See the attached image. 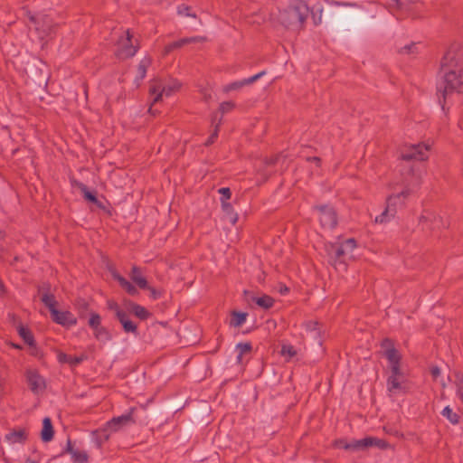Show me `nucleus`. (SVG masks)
<instances>
[{
    "label": "nucleus",
    "mask_w": 463,
    "mask_h": 463,
    "mask_svg": "<svg viewBox=\"0 0 463 463\" xmlns=\"http://www.w3.org/2000/svg\"><path fill=\"white\" fill-rule=\"evenodd\" d=\"M440 75L437 90L444 108L448 96L463 87V50L459 44H452L446 51L440 61Z\"/></svg>",
    "instance_id": "1"
},
{
    "label": "nucleus",
    "mask_w": 463,
    "mask_h": 463,
    "mask_svg": "<svg viewBox=\"0 0 463 463\" xmlns=\"http://www.w3.org/2000/svg\"><path fill=\"white\" fill-rule=\"evenodd\" d=\"M421 182L422 177L420 174L412 173L411 176L406 177L403 190L388 197L385 210L375 217L374 222L383 224L391 222L396 215L397 206L402 205L404 201L417 191Z\"/></svg>",
    "instance_id": "2"
},
{
    "label": "nucleus",
    "mask_w": 463,
    "mask_h": 463,
    "mask_svg": "<svg viewBox=\"0 0 463 463\" xmlns=\"http://www.w3.org/2000/svg\"><path fill=\"white\" fill-rule=\"evenodd\" d=\"M309 13V7L304 0H292L286 7L279 11L276 19L285 29L299 32L303 29Z\"/></svg>",
    "instance_id": "3"
},
{
    "label": "nucleus",
    "mask_w": 463,
    "mask_h": 463,
    "mask_svg": "<svg viewBox=\"0 0 463 463\" xmlns=\"http://www.w3.org/2000/svg\"><path fill=\"white\" fill-rule=\"evenodd\" d=\"M381 353L389 364L391 374L388 378V389L392 392L402 388L403 372L402 370V354L392 341L384 339L381 343Z\"/></svg>",
    "instance_id": "4"
},
{
    "label": "nucleus",
    "mask_w": 463,
    "mask_h": 463,
    "mask_svg": "<svg viewBox=\"0 0 463 463\" xmlns=\"http://www.w3.org/2000/svg\"><path fill=\"white\" fill-rule=\"evenodd\" d=\"M356 249V241L354 239H347L342 242L329 244L326 251L330 262L335 267L345 264L347 260L354 258V251Z\"/></svg>",
    "instance_id": "5"
},
{
    "label": "nucleus",
    "mask_w": 463,
    "mask_h": 463,
    "mask_svg": "<svg viewBox=\"0 0 463 463\" xmlns=\"http://www.w3.org/2000/svg\"><path fill=\"white\" fill-rule=\"evenodd\" d=\"M131 420L132 418L130 413L113 418L111 420H109L104 429L96 431V434L98 435L97 442L99 446L107 441L109 439L111 433L118 431L122 427L129 423Z\"/></svg>",
    "instance_id": "6"
},
{
    "label": "nucleus",
    "mask_w": 463,
    "mask_h": 463,
    "mask_svg": "<svg viewBox=\"0 0 463 463\" xmlns=\"http://www.w3.org/2000/svg\"><path fill=\"white\" fill-rule=\"evenodd\" d=\"M109 307L115 311L114 315L118 318H125L131 316L144 318L149 315L145 307L130 301L125 302L120 307L114 302H109Z\"/></svg>",
    "instance_id": "7"
},
{
    "label": "nucleus",
    "mask_w": 463,
    "mask_h": 463,
    "mask_svg": "<svg viewBox=\"0 0 463 463\" xmlns=\"http://www.w3.org/2000/svg\"><path fill=\"white\" fill-rule=\"evenodd\" d=\"M137 51V45L133 43L130 32L128 30L123 32L117 43L115 51L117 57L122 60L128 59L134 56Z\"/></svg>",
    "instance_id": "8"
},
{
    "label": "nucleus",
    "mask_w": 463,
    "mask_h": 463,
    "mask_svg": "<svg viewBox=\"0 0 463 463\" xmlns=\"http://www.w3.org/2000/svg\"><path fill=\"white\" fill-rule=\"evenodd\" d=\"M181 85L176 80H170L168 83L155 81L150 87V94L153 96V102H158L163 96L169 97L178 91Z\"/></svg>",
    "instance_id": "9"
},
{
    "label": "nucleus",
    "mask_w": 463,
    "mask_h": 463,
    "mask_svg": "<svg viewBox=\"0 0 463 463\" xmlns=\"http://www.w3.org/2000/svg\"><path fill=\"white\" fill-rule=\"evenodd\" d=\"M430 145L429 144H418L404 146L401 149V158L404 160H426L429 157V151Z\"/></svg>",
    "instance_id": "10"
},
{
    "label": "nucleus",
    "mask_w": 463,
    "mask_h": 463,
    "mask_svg": "<svg viewBox=\"0 0 463 463\" xmlns=\"http://www.w3.org/2000/svg\"><path fill=\"white\" fill-rule=\"evenodd\" d=\"M30 19L33 23L34 30L41 41H44L53 33L54 25L52 20L50 17L46 15H41L37 17L31 16Z\"/></svg>",
    "instance_id": "11"
},
{
    "label": "nucleus",
    "mask_w": 463,
    "mask_h": 463,
    "mask_svg": "<svg viewBox=\"0 0 463 463\" xmlns=\"http://www.w3.org/2000/svg\"><path fill=\"white\" fill-rule=\"evenodd\" d=\"M318 218L322 226L332 229L337 223L336 213L332 207L327 205L317 206Z\"/></svg>",
    "instance_id": "12"
},
{
    "label": "nucleus",
    "mask_w": 463,
    "mask_h": 463,
    "mask_svg": "<svg viewBox=\"0 0 463 463\" xmlns=\"http://www.w3.org/2000/svg\"><path fill=\"white\" fill-rule=\"evenodd\" d=\"M420 222L426 224L430 230H439L444 226L442 218L435 212L424 210L420 217Z\"/></svg>",
    "instance_id": "13"
},
{
    "label": "nucleus",
    "mask_w": 463,
    "mask_h": 463,
    "mask_svg": "<svg viewBox=\"0 0 463 463\" xmlns=\"http://www.w3.org/2000/svg\"><path fill=\"white\" fill-rule=\"evenodd\" d=\"M26 378L32 392L39 393L45 389V381L37 371L29 369L26 372Z\"/></svg>",
    "instance_id": "14"
},
{
    "label": "nucleus",
    "mask_w": 463,
    "mask_h": 463,
    "mask_svg": "<svg viewBox=\"0 0 463 463\" xmlns=\"http://www.w3.org/2000/svg\"><path fill=\"white\" fill-rule=\"evenodd\" d=\"M246 300L249 304L255 305L261 309H269L274 305V299L268 295L246 293Z\"/></svg>",
    "instance_id": "15"
},
{
    "label": "nucleus",
    "mask_w": 463,
    "mask_h": 463,
    "mask_svg": "<svg viewBox=\"0 0 463 463\" xmlns=\"http://www.w3.org/2000/svg\"><path fill=\"white\" fill-rule=\"evenodd\" d=\"M264 74H265V71H261V72H260V73H258V74H256V75H254L252 77H250L248 79H245V80H240V81L232 82L231 84L226 85L223 88V90L225 92H230V91H232V90H240V89L243 88L244 86L252 84L253 82L258 80L260 77H262Z\"/></svg>",
    "instance_id": "16"
},
{
    "label": "nucleus",
    "mask_w": 463,
    "mask_h": 463,
    "mask_svg": "<svg viewBox=\"0 0 463 463\" xmlns=\"http://www.w3.org/2000/svg\"><path fill=\"white\" fill-rule=\"evenodd\" d=\"M230 326L242 334L250 333L256 327L253 320H231Z\"/></svg>",
    "instance_id": "17"
},
{
    "label": "nucleus",
    "mask_w": 463,
    "mask_h": 463,
    "mask_svg": "<svg viewBox=\"0 0 463 463\" xmlns=\"http://www.w3.org/2000/svg\"><path fill=\"white\" fill-rule=\"evenodd\" d=\"M369 446H377L380 448H386L387 444L385 443V441L381 440V439H373V438H365L364 439L356 440L355 445L354 447L364 449V448H367Z\"/></svg>",
    "instance_id": "18"
},
{
    "label": "nucleus",
    "mask_w": 463,
    "mask_h": 463,
    "mask_svg": "<svg viewBox=\"0 0 463 463\" xmlns=\"http://www.w3.org/2000/svg\"><path fill=\"white\" fill-rule=\"evenodd\" d=\"M53 438V429L49 418H44L43 420V430L41 431V439L44 442L52 440Z\"/></svg>",
    "instance_id": "19"
},
{
    "label": "nucleus",
    "mask_w": 463,
    "mask_h": 463,
    "mask_svg": "<svg viewBox=\"0 0 463 463\" xmlns=\"http://www.w3.org/2000/svg\"><path fill=\"white\" fill-rule=\"evenodd\" d=\"M112 277L118 281L119 285L129 294L135 295L137 293V288L125 278L121 277L116 270H111Z\"/></svg>",
    "instance_id": "20"
},
{
    "label": "nucleus",
    "mask_w": 463,
    "mask_h": 463,
    "mask_svg": "<svg viewBox=\"0 0 463 463\" xmlns=\"http://www.w3.org/2000/svg\"><path fill=\"white\" fill-rule=\"evenodd\" d=\"M26 432L24 430H14L5 436V439L11 443H23L26 439Z\"/></svg>",
    "instance_id": "21"
},
{
    "label": "nucleus",
    "mask_w": 463,
    "mask_h": 463,
    "mask_svg": "<svg viewBox=\"0 0 463 463\" xmlns=\"http://www.w3.org/2000/svg\"><path fill=\"white\" fill-rule=\"evenodd\" d=\"M130 278L140 288H147V281L137 267L132 268Z\"/></svg>",
    "instance_id": "22"
},
{
    "label": "nucleus",
    "mask_w": 463,
    "mask_h": 463,
    "mask_svg": "<svg viewBox=\"0 0 463 463\" xmlns=\"http://www.w3.org/2000/svg\"><path fill=\"white\" fill-rule=\"evenodd\" d=\"M57 358L60 363L69 364L70 365H77L83 361L84 356H70L62 352H58Z\"/></svg>",
    "instance_id": "23"
},
{
    "label": "nucleus",
    "mask_w": 463,
    "mask_h": 463,
    "mask_svg": "<svg viewBox=\"0 0 463 463\" xmlns=\"http://www.w3.org/2000/svg\"><path fill=\"white\" fill-rule=\"evenodd\" d=\"M222 208L225 213L227 218L229 219L232 224H235L238 221V215L234 213L232 204L228 202H225L223 199L222 200Z\"/></svg>",
    "instance_id": "24"
},
{
    "label": "nucleus",
    "mask_w": 463,
    "mask_h": 463,
    "mask_svg": "<svg viewBox=\"0 0 463 463\" xmlns=\"http://www.w3.org/2000/svg\"><path fill=\"white\" fill-rule=\"evenodd\" d=\"M42 301L45 304V306L50 309L51 311V314L54 317H56V318H59L58 317V314H59V310L57 309L56 307V301L53 298V296L52 295H43L42 297Z\"/></svg>",
    "instance_id": "25"
},
{
    "label": "nucleus",
    "mask_w": 463,
    "mask_h": 463,
    "mask_svg": "<svg viewBox=\"0 0 463 463\" xmlns=\"http://www.w3.org/2000/svg\"><path fill=\"white\" fill-rule=\"evenodd\" d=\"M151 58L145 57L143 60H141L138 68H137V77L140 80H143L146 74L147 68L151 65Z\"/></svg>",
    "instance_id": "26"
},
{
    "label": "nucleus",
    "mask_w": 463,
    "mask_h": 463,
    "mask_svg": "<svg viewBox=\"0 0 463 463\" xmlns=\"http://www.w3.org/2000/svg\"><path fill=\"white\" fill-rule=\"evenodd\" d=\"M250 350H251V345L250 343L238 344L236 346V351L238 352V355H237L238 363H241L243 355L250 354Z\"/></svg>",
    "instance_id": "27"
},
{
    "label": "nucleus",
    "mask_w": 463,
    "mask_h": 463,
    "mask_svg": "<svg viewBox=\"0 0 463 463\" xmlns=\"http://www.w3.org/2000/svg\"><path fill=\"white\" fill-rule=\"evenodd\" d=\"M441 414L446 417L452 424H458L459 421V415L454 412L449 406L445 407Z\"/></svg>",
    "instance_id": "28"
},
{
    "label": "nucleus",
    "mask_w": 463,
    "mask_h": 463,
    "mask_svg": "<svg viewBox=\"0 0 463 463\" xmlns=\"http://www.w3.org/2000/svg\"><path fill=\"white\" fill-rule=\"evenodd\" d=\"M418 52L419 46L415 43H411L399 48V52L402 54L411 55L418 53Z\"/></svg>",
    "instance_id": "29"
},
{
    "label": "nucleus",
    "mask_w": 463,
    "mask_h": 463,
    "mask_svg": "<svg viewBox=\"0 0 463 463\" xmlns=\"http://www.w3.org/2000/svg\"><path fill=\"white\" fill-rule=\"evenodd\" d=\"M18 333H19L20 336L24 340V342L26 344H28L30 346H33L34 345L33 337L32 333H31L30 330H28L25 327L20 326L18 328Z\"/></svg>",
    "instance_id": "30"
},
{
    "label": "nucleus",
    "mask_w": 463,
    "mask_h": 463,
    "mask_svg": "<svg viewBox=\"0 0 463 463\" xmlns=\"http://www.w3.org/2000/svg\"><path fill=\"white\" fill-rule=\"evenodd\" d=\"M70 452L71 454V458L77 463H86L88 460V455L84 451L75 450L71 449Z\"/></svg>",
    "instance_id": "31"
},
{
    "label": "nucleus",
    "mask_w": 463,
    "mask_h": 463,
    "mask_svg": "<svg viewBox=\"0 0 463 463\" xmlns=\"http://www.w3.org/2000/svg\"><path fill=\"white\" fill-rule=\"evenodd\" d=\"M90 325L94 330L97 331L96 336L98 339L104 341L109 338L108 334L106 332H101L99 330V320L91 319L90 320Z\"/></svg>",
    "instance_id": "32"
},
{
    "label": "nucleus",
    "mask_w": 463,
    "mask_h": 463,
    "mask_svg": "<svg viewBox=\"0 0 463 463\" xmlns=\"http://www.w3.org/2000/svg\"><path fill=\"white\" fill-rule=\"evenodd\" d=\"M186 45L184 38L180 39L178 41H175L172 43L167 44L164 49V54H168L175 49L181 48L183 46Z\"/></svg>",
    "instance_id": "33"
},
{
    "label": "nucleus",
    "mask_w": 463,
    "mask_h": 463,
    "mask_svg": "<svg viewBox=\"0 0 463 463\" xmlns=\"http://www.w3.org/2000/svg\"><path fill=\"white\" fill-rule=\"evenodd\" d=\"M280 354L282 356L289 359L297 354V350L290 345H283Z\"/></svg>",
    "instance_id": "34"
},
{
    "label": "nucleus",
    "mask_w": 463,
    "mask_h": 463,
    "mask_svg": "<svg viewBox=\"0 0 463 463\" xmlns=\"http://www.w3.org/2000/svg\"><path fill=\"white\" fill-rule=\"evenodd\" d=\"M124 330L128 333H135L137 329V324L135 320H120Z\"/></svg>",
    "instance_id": "35"
},
{
    "label": "nucleus",
    "mask_w": 463,
    "mask_h": 463,
    "mask_svg": "<svg viewBox=\"0 0 463 463\" xmlns=\"http://www.w3.org/2000/svg\"><path fill=\"white\" fill-rule=\"evenodd\" d=\"M77 185L79 186V188L81 190V192L83 193L84 194V197L90 201V202H93L95 203L97 201L95 195H93L90 192L88 191L86 185L82 184H77Z\"/></svg>",
    "instance_id": "36"
},
{
    "label": "nucleus",
    "mask_w": 463,
    "mask_h": 463,
    "mask_svg": "<svg viewBox=\"0 0 463 463\" xmlns=\"http://www.w3.org/2000/svg\"><path fill=\"white\" fill-rule=\"evenodd\" d=\"M220 124H221V119L215 124L214 130L212 133V135L210 136V137L207 139V141L205 142V146H210L215 141V139L218 137Z\"/></svg>",
    "instance_id": "37"
},
{
    "label": "nucleus",
    "mask_w": 463,
    "mask_h": 463,
    "mask_svg": "<svg viewBox=\"0 0 463 463\" xmlns=\"http://www.w3.org/2000/svg\"><path fill=\"white\" fill-rule=\"evenodd\" d=\"M234 108V103L232 101H225L220 105V111L222 114L231 111Z\"/></svg>",
    "instance_id": "38"
},
{
    "label": "nucleus",
    "mask_w": 463,
    "mask_h": 463,
    "mask_svg": "<svg viewBox=\"0 0 463 463\" xmlns=\"http://www.w3.org/2000/svg\"><path fill=\"white\" fill-rule=\"evenodd\" d=\"M218 193L222 195L221 201L223 199L225 202H227L232 195L231 190L228 187L220 188Z\"/></svg>",
    "instance_id": "39"
},
{
    "label": "nucleus",
    "mask_w": 463,
    "mask_h": 463,
    "mask_svg": "<svg viewBox=\"0 0 463 463\" xmlns=\"http://www.w3.org/2000/svg\"><path fill=\"white\" fill-rule=\"evenodd\" d=\"M184 41H185L186 44L200 43H204L206 41V38L203 37V36H194V37L184 38Z\"/></svg>",
    "instance_id": "40"
},
{
    "label": "nucleus",
    "mask_w": 463,
    "mask_h": 463,
    "mask_svg": "<svg viewBox=\"0 0 463 463\" xmlns=\"http://www.w3.org/2000/svg\"><path fill=\"white\" fill-rule=\"evenodd\" d=\"M335 445L337 447H341V448H344L345 449H360V448H354V446L355 445V441L352 442V443H346L345 441H337L335 443Z\"/></svg>",
    "instance_id": "41"
},
{
    "label": "nucleus",
    "mask_w": 463,
    "mask_h": 463,
    "mask_svg": "<svg viewBox=\"0 0 463 463\" xmlns=\"http://www.w3.org/2000/svg\"><path fill=\"white\" fill-rule=\"evenodd\" d=\"M189 11H190V7H188L186 5H181L178 7L179 14L194 17V14H191Z\"/></svg>",
    "instance_id": "42"
},
{
    "label": "nucleus",
    "mask_w": 463,
    "mask_h": 463,
    "mask_svg": "<svg viewBox=\"0 0 463 463\" xmlns=\"http://www.w3.org/2000/svg\"><path fill=\"white\" fill-rule=\"evenodd\" d=\"M146 288L149 290L150 296L154 299H156V298H158L161 296V292L159 290L156 289L155 288L149 287L147 285Z\"/></svg>",
    "instance_id": "43"
},
{
    "label": "nucleus",
    "mask_w": 463,
    "mask_h": 463,
    "mask_svg": "<svg viewBox=\"0 0 463 463\" xmlns=\"http://www.w3.org/2000/svg\"><path fill=\"white\" fill-rule=\"evenodd\" d=\"M232 316H233V318L242 319V318H246L247 315L245 313H242V312L233 311L232 312Z\"/></svg>",
    "instance_id": "44"
},
{
    "label": "nucleus",
    "mask_w": 463,
    "mask_h": 463,
    "mask_svg": "<svg viewBox=\"0 0 463 463\" xmlns=\"http://www.w3.org/2000/svg\"><path fill=\"white\" fill-rule=\"evenodd\" d=\"M60 324H61L63 326H71L74 324L75 320H70V319H67V320H59Z\"/></svg>",
    "instance_id": "45"
},
{
    "label": "nucleus",
    "mask_w": 463,
    "mask_h": 463,
    "mask_svg": "<svg viewBox=\"0 0 463 463\" xmlns=\"http://www.w3.org/2000/svg\"><path fill=\"white\" fill-rule=\"evenodd\" d=\"M279 291L280 294L285 295L288 293V288L286 286H280Z\"/></svg>",
    "instance_id": "46"
},
{
    "label": "nucleus",
    "mask_w": 463,
    "mask_h": 463,
    "mask_svg": "<svg viewBox=\"0 0 463 463\" xmlns=\"http://www.w3.org/2000/svg\"><path fill=\"white\" fill-rule=\"evenodd\" d=\"M308 160L311 162H314L317 166L320 165V158H318V157L308 158Z\"/></svg>",
    "instance_id": "47"
},
{
    "label": "nucleus",
    "mask_w": 463,
    "mask_h": 463,
    "mask_svg": "<svg viewBox=\"0 0 463 463\" xmlns=\"http://www.w3.org/2000/svg\"><path fill=\"white\" fill-rule=\"evenodd\" d=\"M431 374L436 378L439 374V369L437 367L432 368Z\"/></svg>",
    "instance_id": "48"
},
{
    "label": "nucleus",
    "mask_w": 463,
    "mask_h": 463,
    "mask_svg": "<svg viewBox=\"0 0 463 463\" xmlns=\"http://www.w3.org/2000/svg\"><path fill=\"white\" fill-rule=\"evenodd\" d=\"M458 394L460 395V398L463 400V382L458 386Z\"/></svg>",
    "instance_id": "49"
},
{
    "label": "nucleus",
    "mask_w": 463,
    "mask_h": 463,
    "mask_svg": "<svg viewBox=\"0 0 463 463\" xmlns=\"http://www.w3.org/2000/svg\"><path fill=\"white\" fill-rule=\"evenodd\" d=\"M396 3L397 6L400 8H402L405 5L404 0H397Z\"/></svg>",
    "instance_id": "50"
},
{
    "label": "nucleus",
    "mask_w": 463,
    "mask_h": 463,
    "mask_svg": "<svg viewBox=\"0 0 463 463\" xmlns=\"http://www.w3.org/2000/svg\"><path fill=\"white\" fill-rule=\"evenodd\" d=\"M91 318L96 319V318H99V316H92Z\"/></svg>",
    "instance_id": "51"
}]
</instances>
